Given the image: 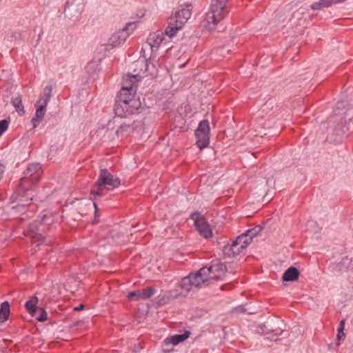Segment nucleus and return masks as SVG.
I'll return each mask as SVG.
<instances>
[{"label":"nucleus","mask_w":353,"mask_h":353,"mask_svg":"<svg viewBox=\"0 0 353 353\" xmlns=\"http://www.w3.org/2000/svg\"><path fill=\"white\" fill-rule=\"evenodd\" d=\"M135 93L136 92L121 90L119 95V99L117 101H122L131 103L132 101H138L134 98Z\"/></svg>","instance_id":"dca6fc26"},{"label":"nucleus","mask_w":353,"mask_h":353,"mask_svg":"<svg viewBox=\"0 0 353 353\" xmlns=\"http://www.w3.org/2000/svg\"><path fill=\"white\" fill-rule=\"evenodd\" d=\"M9 121L6 119L0 121V137L8 129Z\"/></svg>","instance_id":"c85d7f7f"},{"label":"nucleus","mask_w":353,"mask_h":353,"mask_svg":"<svg viewBox=\"0 0 353 353\" xmlns=\"http://www.w3.org/2000/svg\"><path fill=\"white\" fill-rule=\"evenodd\" d=\"M246 238V235H239L234 241L238 245L244 250L248 246V242L243 241V239Z\"/></svg>","instance_id":"cd10ccee"},{"label":"nucleus","mask_w":353,"mask_h":353,"mask_svg":"<svg viewBox=\"0 0 353 353\" xmlns=\"http://www.w3.org/2000/svg\"><path fill=\"white\" fill-rule=\"evenodd\" d=\"M121 184L119 178L114 176L105 169H101L99 177L91 189L92 199L95 200L97 196L104 194L105 190H113L118 188Z\"/></svg>","instance_id":"f03ea898"},{"label":"nucleus","mask_w":353,"mask_h":353,"mask_svg":"<svg viewBox=\"0 0 353 353\" xmlns=\"http://www.w3.org/2000/svg\"><path fill=\"white\" fill-rule=\"evenodd\" d=\"M210 132L209 122L207 120L201 121L195 130L196 145L200 150L208 146L210 143Z\"/></svg>","instance_id":"423d86ee"},{"label":"nucleus","mask_w":353,"mask_h":353,"mask_svg":"<svg viewBox=\"0 0 353 353\" xmlns=\"http://www.w3.org/2000/svg\"><path fill=\"white\" fill-rule=\"evenodd\" d=\"M132 26V23H129L123 30L112 34L109 38L106 44L107 48H112L124 43L126 39L130 34V33L128 32V30Z\"/></svg>","instance_id":"9d476101"},{"label":"nucleus","mask_w":353,"mask_h":353,"mask_svg":"<svg viewBox=\"0 0 353 353\" xmlns=\"http://www.w3.org/2000/svg\"><path fill=\"white\" fill-rule=\"evenodd\" d=\"M228 0H212L210 10L206 14L205 27L209 30H214L216 25L228 12Z\"/></svg>","instance_id":"7ed1b4c3"},{"label":"nucleus","mask_w":353,"mask_h":353,"mask_svg":"<svg viewBox=\"0 0 353 353\" xmlns=\"http://www.w3.org/2000/svg\"><path fill=\"white\" fill-rule=\"evenodd\" d=\"M192 14V9L190 6L185 7H181L175 11L174 14L171 17L175 22H177L179 26H183L188 21Z\"/></svg>","instance_id":"9b49d317"},{"label":"nucleus","mask_w":353,"mask_h":353,"mask_svg":"<svg viewBox=\"0 0 353 353\" xmlns=\"http://www.w3.org/2000/svg\"><path fill=\"white\" fill-rule=\"evenodd\" d=\"M34 185H35V183H31V179H28V181L26 182V185L28 186V188H21V182H20L18 191L19 192H21V191L26 192V191L30 190Z\"/></svg>","instance_id":"c756f323"},{"label":"nucleus","mask_w":353,"mask_h":353,"mask_svg":"<svg viewBox=\"0 0 353 353\" xmlns=\"http://www.w3.org/2000/svg\"><path fill=\"white\" fill-rule=\"evenodd\" d=\"M83 308V305H80L78 307H75L74 310L79 311V310H82Z\"/></svg>","instance_id":"e433bc0d"},{"label":"nucleus","mask_w":353,"mask_h":353,"mask_svg":"<svg viewBox=\"0 0 353 353\" xmlns=\"http://www.w3.org/2000/svg\"><path fill=\"white\" fill-rule=\"evenodd\" d=\"M163 35L164 34L161 31H157L150 34L147 39V43L150 46L152 50L154 48H159V46L161 44L164 39Z\"/></svg>","instance_id":"ddd939ff"},{"label":"nucleus","mask_w":353,"mask_h":353,"mask_svg":"<svg viewBox=\"0 0 353 353\" xmlns=\"http://www.w3.org/2000/svg\"><path fill=\"white\" fill-rule=\"evenodd\" d=\"M231 245L233 250V253H234L235 256L239 254L243 250V249L234 241L232 243Z\"/></svg>","instance_id":"7c9ffc66"},{"label":"nucleus","mask_w":353,"mask_h":353,"mask_svg":"<svg viewBox=\"0 0 353 353\" xmlns=\"http://www.w3.org/2000/svg\"><path fill=\"white\" fill-rule=\"evenodd\" d=\"M344 330V321H341L339 324V327L338 328V331H341V332H343Z\"/></svg>","instance_id":"473e14b6"},{"label":"nucleus","mask_w":353,"mask_h":353,"mask_svg":"<svg viewBox=\"0 0 353 353\" xmlns=\"http://www.w3.org/2000/svg\"><path fill=\"white\" fill-rule=\"evenodd\" d=\"M10 314V304L8 301L2 303L0 308V323L6 321Z\"/></svg>","instance_id":"6ab92c4d"},{"label":"nucleus","mask_w":353,"mask_h":353,"mask_svg":"<svg viewBox=\"0 0 353 353\" xmlns=\"http://www.w3.org/2000/svg\"><path fill=\"white\" fill-rule=\"evenodd\" d=\"M223 252L224 254L228 257H233L235 256L234 253H233V250L231 244H228L225 245Z\"/></svg>","instance_id":"bb28decb"},{"label":"nucleus","mask_w":353,"mask_h":353,"mask_svg":"<svg viewBox=\"0 0 353 353\" xmlns=\"http://www.w3.org/2000/svg\"><path fill=\"white\" fill-rule=\"evenodd\" d=\"M41 166L39 163H32L28 165L24 172L23 177L21 179V187L27 188L26 182L28 179H31L32 183H37L41 175Z\"/></svg>","instance_id":"0eeeda50"},{"label":"nucleus","mask_w":353,"mask_h":353,"mask_svg":"<svg viewBox=\"0 0 353 353\" xmlns=\"http://www.w3.org/2000/svg\"><path fill=\"white\" fill-rule=\"evenodd\" d=\"M181 26H179L177 22H175V21L170 17L168 26L165 29V33L169 37L172 38L177 34L178 31L181 30Z\"/></svg>","instance_id":"2eb2a0df"},{"label":"nucleus","mask_w":353,"mask_h":353,"mask_svg":"<svg viewBox=\"0 0 353 353\" xmlns=\"http://www.w3.org/2000/svg\"><path fill=\"white\" fill-rule=\"evenodd\" d=\"M132 130L130 125H122L117 130L116 134L118 137H123L128 135Z\"/></svg>","instance_id":"4be33fe9"},{"label":"nucleus","mask_w":353,"mask_h":353,"mask_svg":"<svg viewBox=\"0 0 353 353\" xmlns=\"http://www.w3.org/2000/svg\"><path fill=\"white\" fill-rule=\"evenodd\" d=\"M241 235H246V238L245 239H243V241H246L248 242V245L252 242V239L250 236H248V234H247V232H245V233L242 234Z\"/></svg>","instance_id":"2f4dec72"},{"label":"nucleus","mask_w":353,"mask_h":353,"mask_svg":"<svg viewBox=\"0 0 353 353\" xmlns=\"http://www.w3.org/2000/svg\"><path fill=\"white\" fill-rule=\"evenodd\" d=\"M345 336L344 332H341V331H338L337 334V339L340 341L341 339H343Z\"/></svg>","instance_id":"72a5a7b5"},{"label":"nucleus","mask_w":353,"mask_h":353,"mask_svg":"<svg viewBox=\"0 0 353 353\" xmlns=\"http://www.w3.org/2000/svg\"><path fill=\"white\" fill-rule=\"evenodd\" d=\"M52 222V215L51 213L48 212L42 216L39 228H37L36 223L30 225L29 235L32 238V243L39 245L43 242L44 239L39 232L47 230Z\"/></svg>","instance_id":"39448f33"},{"label":"nucleus","mask_w":353,"mask_h":353,"mask_svg":"<svg viewBox=\"0 0 353 353\" xmlns=\"http://www.w3.org/2000/svg\"><path fill=\"white\" fill-rule=\"evenodd\" d=\"M261 231V226H256L255 228H253L250 230H248L246 231L247 234L251 237L252 239L253 237L258 235V234Z\"/></svg>","instance_id":"a878e982"},{"label":"nucleus","mask_w":353,"mask_h":353,"mask_svg":"<svg viewBox=\"0 0 353 353\" xmlns=\"http://www.w3.org/2000/svg\"><path fill=\"white\" fill-rule=\"evenodd\" d=\"M37 302H38L37 297L33 296L30 297L29 301H28L25 304V307H26V310L31 314L32 316H37V310L39 308L36 306L37 304Z\"/></svg>","instance_id":"a211bd4d"},{"label":"nucleus","mask_w":353,"mask_h":353,"mask_svg":"<svg viewBox=\"0 0 353 353\" xmlns=\"http://www.w3.org/2000/svg\"><path fill=\"white\" fill-rule=\"evenodd\" d=\"M299 272L294 267L289 268L283 275V280L285 281H294L299 279Z\"/></svg>","instance_id":"f3484780"},{"label":"nucleus","mask_w":353,"mask_h":353,"mask_svg":"<svg viewBox=\"0 0 353 353\" xmlns=\"http://www.w3.org/2000/svg\"><path fill=\"white\" fill-rule=\"evenodd\" d=\"M12 104L14 107V108L16 109V110L18 112L19 114H24V112H25L24 108H23V105H22V101H21V98L20 96L12 98Z\"/></svg>","instance_id":"aec40b11"},{"label":"nucleus","mask_w":353,"mask_h":353,"mask_svg":"<svg viewBox=\"0 0 353 353\" xmlns=\"http://www.w3.org/2000/svg\"><path fill=\"white\" fill-rule=\"evenodd\" d=\"M226 272V266L221 263H214L209 267L201 268L196 273L190 274L182 279L181 288L185 292L194 288L208 285L212 282L222 279Z\"/></svg>","instance_id":"f257e3e1"},{"label":"nucleus","mask_w":353,"mask_h":353,"mask_svg":"<svg viewBox=\"0 0 353 353\" xmlns=\"http://www.w3.org/2000/svg\"><path fill=\"white\" fill-rule=\"evenodd\" d=\"M190 335V332L189 331H185L181 334H176L170 337H168L165 339V343L168 344H172L174 345H176L180 343L183 342L187 339L189 338Z\"/></svg>","instance_id":"4468645a"},{"label":"nucleus","mask_w":353,"mask_h":353,"mask_svg":"<svg viewBox=\"0 0 353 353\" xmlns=\"http://www.w3.org/2000/svg\"><path fill=\"white\" fill-rule=\"evenodd\" d=\"M329 1H330V3H331V6H332V5L335 4V3L343 2L345 0H329Z\"/></svg>","instance_id":"f704fd0d"},{"label":"nucleus","mask_w":353,"mask_h":353,"mask_svg":"<svg viewBox=\"0 0 353 353\" xmlns=\"http://www.w3.org/2000/svg\"><path fill=\"white\" fill-rule=\"evenodd\" d=\"M139 101H132V103H126L117 101L114 105V112L117 117L121 118L127 117L136 112L139 107Z\"/></svg>","instance_id":"6e6552de"},{"label":"nucleus","mask_w":353,"mask_h":353,"mask_svg":"<svg viewBox=\"0 0 353 353\" xmlns=\"http://www.w3.org/2000/svg\"><path fill=\"white\" fill-rule=\"evenodd\" d=\"M331 6V3L329 0H320L317 2L313 3L310 8L312 10H321L324 8H328Z\"/></svg>","instance_id":"412c9836"},{"label":"nucleus","mask_w":353,"mask_h":353,"mask_svg":"<svg viewBox=\"0 0 353 353\" xmlns=\"http://www.w3.org/2000/svg\"><path fill=\"white\" fill-rule=\"evenodd\" d=\"M128 299L130 301L142 299L141 291L137 290L130 292L128 295Z\"/></svg>","instance_id":"5701e85b"},{"label":"nucleus","mask_w":353,"mask_h":353,"mask_svg":"<svg viewBox=\"0 0 353 353\" xmlns=\"http://www.w3.org/2000/svg\"><path fill=\"white\" fill-rule=\"evenodd\" d=\"M140 80L139 75L126 74L122 81L121 90H126L131 92H136V84Z\"/></svg>","instance_id":"f8f14e48"},{"label":"nucleus","mask_w":353,"mask_h":353,"mask_svg":"<svg viewBox=\"0 0 353 353\" xmlns=\"http://www.w3.org/2000/svg\"><path fill=\"white\" fill-rule=\"evenodd\" d=\"M39 321H44L47 319L48 315L45 310L39 307L37 310V316H34Z\"/></svg>","instance_id":"393cba45"},{"label":"nucleus","mask_w":353,"mask_h":353,"mask_svg":"<svg viewBox=\"0 0 353 353\" xmlns=\"http://www.w3.org/2000/svg\"><path fill=\"white\" fill-rule=\"evenodd\" d=\"M155 292V289L152 288H147L143 289V291H141L142 299H147L151 297Z\"/></svg>","instance_id":"b1692460"},{"label":"nucleus","mask_w":353,"mask_h":353,"mask_svg":"<svg viewBox=\"0 0 353 353\" xmlns=\"http://www.w3.org/2000/svg\"><path fill=\"white\" fill-rule=\"evenodd\" d=\"M51 88L46 86L43 90V94L35 103L36 112L34 117L31 120L33 128H36L43 120L46 112V107L51 97Z\"/></svg>","instance_id":"20e7f679"},{"label":"nucleus","mask_w":353,"mask_h":353,"mask_svg":"<svg viewBox=\"0 0 353 353\" xmlns=\"http://www.w3.org/2000/svg\"><path fill=\"white\" fill-rule=\"evenodd\" d=\"M92 205H93V206H94V208L95 209V216H97V204H96V203L93 202Z\"/></svg>","instance_id":"c9c22d12"},{"label":"nucleus","mask_w":353,"mask_h":353,"mask_svg":"<svg viewBox=\"0 0 353 353\" xmlns=\"http://www.w3.org/2000/svg\"><path fill=\"white\" fill-rule=\"evenodd\" d=\"M191 219L194 221V225L199 233L204 238H210L212 235V231L203 215L200 213H193Z\"/></svg>","instance_id":"1a4fd4ad"}]
</instances>
